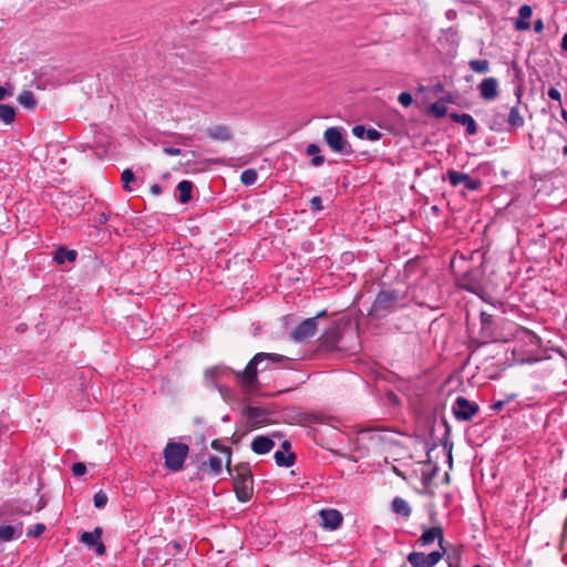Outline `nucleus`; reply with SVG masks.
<instances>
[{
	"label": "nucleus",
	"instance_id": "nucleus-1",
	"mask_svg": "<svg viewBox=\"0 0 567 567\" xmlns=\"http://www.w3.org/2000/svg\"><path fill=\"white\" fill-rule=\"evenodd\" d=\"M542 339L533 331L526 329V336H517L503 348L504 360L498 362V368L505 370L514 364L534 363L542 358L538 355Z\"/></svg>",
	"mask_w": 567,
	"mask_h": 567
},
{
	"label": "nucleus",
	"instance_id": "nucleus-2",
	"mask_svg": "<svg viewBox=\"0 0 567 567\" xmlns=\"http://www.w3.org/2000/svg\"><path fill=\"white\" fill-rule=\"evenodd\" d=\"M264 362L281 368H291L292 360L278 353L258 352L247 363L246 368L236 373V381L247 393L258 391L260 381L258 379V367Z\"/></svg>",
	"mask_w": 567,
	"mask_h": 567
},
{
	"label": "nucleus",
	"instance_id": "nucleus-3",
	"mask_svg": "<svg viewBox=\"0 0 567 567\" xmlns=\"http://www.w3.org/2000/svg\"><path fill=\"white\" fill-rule=\"evenodd\" d=\"M233 487L239 502L246 503L254 495V476L248 462H241L231 467Z\"/></svg>",
	"mask_w": 567,
	"mask_h": 567
},
{
	"label": "nucleus",
	"instance_id": "nucleus-4",
	"mask_svg": "<svg viewBox=\"0 0 567 567\" xmlns=\"http://www.w3.org/2000/svg\"><path fill=\"white\" fill-rule=\"evenodd\" d=\"M350 324L349 318L333 321L318 339V352H332L338 350V344L343 337L344 328Z\"/></svg>",
	"mask_w": 567,
	"mask_h": 567
},
{
	"label": "nucleus",
	"instance_id": "nucleus-5",
	"mask_svg": "<svg viewBox=\"0 0 567 567\" xmlns=\"http://www.w3.org/2000/svg\"><path fill=\"white\" fill-rule=\"evenodd\" d=\"M400 299H402V295L396 289L381 290L369 310V316L374 319L385 318L395 310Z\"/></svg>",
	"mask_w": 567,
	"mask_h": 567
},
{
	"label": "nucleus",
	"instance_id": "nucleus-6",
	"mask_svg": "<svg viewBox=\"0 0 567 567\" xmlns=\"http://www.w3.org/2000/svg\"><path fill=\"white\" fill-rule=\"evenodd\" d=\"M189 447L185 443L168 442L164 449L165 466L172 472H178L184 467Z\"/></svg>",
	"mask_w": 567,
	"mask_h": 567
},
{
	"label": "nucleus",
	"instance_id": "nucleus-7",
	"mask_svg": "<svg viewBox=\"0 0 567 567\" xmlns=\"http://www.w3.org/2000/svg\"><path fill=\"white\" fill-rule=\"evenodd\" d=\"M323 141L334 153L351 155L354 152L344 137V130L341 126L328 127L323 133Z\"/></svg>",
	"mask_w": 567,
	"mask_h": 567
},
{
	"label": "nucleus",
	"instance_id": "nucleus-8",
	"mask_svg": "<svg viewBox=\"0 0 567 567\" xmlns=\"http://www.w3.org/2000/svg\"><path fill=\"white\" fill-rule=\"evenodd\" d=\"M482 271L480 268L465 271L462 276L457 277L456 281L458 287L477 295L480 298H491L487 287L481 284Z\"/></svg>",
	"mask_w": 567,
	"mask_h": 567
},
{
	"label": "nucleus",
	"instance_id": "nucleus-9",
	"mask_svg": "<svg viewBox=\"0 0 567 567\" xmlns=\"http://www.w3.org/2000/svg\"><path fill=\"white\" fill-rule=\"evenodd\" d=\"M241 413L247 419L246 425L248 431L258 429L270 422L268 415L271 412L265 408L245 405Z\"/></svg>",
	"mask_w": 567,
	"mask_h": 567
},
{
	"label": "nucleus",
	"instance_id": "nucleus-10",
	"mask_svg": "<svg viewBox=\"0 0 567 567\" xmlns=\"http://www.w3.org/2000/svg\"><path fill=\"white\" fill-rule=\"evenodd\" d=\"M446 549L434 550L427 555L422 551H411L406 560L412 567H434L444 556Z\"/></svg>",
	"mask_w": 567,
	"mask_h": 567
},
{
	"label": "nucleus",
	"instance_id": "nucleus-11",
	"mask_svg": "<svg viewBox=\"0 0 567 567\" xmlns=\"http://www.w3.org/2000/svg\"><path fill=\"white\" fill-rule=\"evenodd\" d=\"M517 336H526V328L511 320L498 321V346L502 344L504 348Z\"/></svg>",
	"mask_w": 567,
	"mask_h": 567
},
{
	"label": "nucleus",
	"instance_id": "nucleus-12",
	"mask_svg": "<svg viewBox=\"0 0 567 567\" xmlns=\"http://www.w3.org/2000/svg\"><path fill=\"white\" fill-rule=\"evenodd\" d=\"M486 252L483 254V262L481 264V271H482V275H481V284L482 286L486 288L487 291H489V296L491 298H481L482 300H484L485 302H488L491 303L492 306L495 305V291H496V284L494 282L493 280V275H494V269H493V265H489V262L487 261L486 259Z\"/></svg>",
	"mask_w": 567,
	"mask_h": 567
},
{
	"label": "nucleus",
	"instance_id": "nucleus-13",
	"mask_svg": "<svg viewBox=\"0 0 567 567\" xmlns=\"http://www.w3.org/2000/svg\"><path fill=\"white\" fill-rule=\"evenodd\" d=\"M452 411L457 420L471 421L472 417L478 412V405L464 396H457L453 404Z\"/></svg>",
	"mask_w": 567,
	"mask_h": 567
},
{
	"label": "nucleus",
	"instance_id": "nucleus-14",
	"mask_svg": "<svg viewBox=\"0 0 567 567\" xmlns=\"http://www.w3.org/2000/svg\"><path fill=\"white\" fill-rule=\"evenodd\" d=\"M476 341L478 346H485L496 341L493 315L485 311L481 312V329Z\"/></svg>",
	"mask_w": 567,
	"mask_h": 567
},
{
	"label": "nucleus",
	"instance_id": "nucleus-15",
	"mask_svg": "<svg viewBox=\"0 0 567 567\" xmlns=\"http://www.w3.org/2000/svg\"><path fill=\"white\" fill-rule=\"evenodd\" d=\"M317 331L318 322L316 318H307L291 331L290 337L296 342H303L313 337Z\"/></svg>",
	"mask_w": 567,
	"mask_h": 567
},
{
	"label": "nucleus",
	"instance_id": "nucleus-16",
	"mask_svg": "<svg viewBox=\"0 0 567 567\" xmlns=\"http://www.w3.org/2000/svg\"><path fill=\"white\" fill-rule=\"evenodd\" d=\"M102 534L103 529L95 527L93 532H83L80 536V542L85 544L90 549H94L99 556H102L106 551L105 545L101 540Z\"/></svg>",
	"mask_w": 567,
	"mask_h": 567
},
{
	"label": "nucleus",
	"instance_id": "nucleus-17",
	"mask_svg": "<svg viewBox=\"0 0 567 567\" xmlns=\"http://www.w3.org/2000/svg\"><path fill=\"white\" fill-rule=\"evenodd\" d=\"M446 176L452 186L463 185L466 189L475 190L481 186L480 179L472 178L468 174L449 169Z\"/></svg>",
	"mask_w": 567,
	"mask_h": 567
},
{
	"label": "nucleus",
	"instance_id": "nucleus-18",
	"mask_svg": "<svg viewBox=\"0 0 567 567\" xmlns=\"http://www.w3.org/2000/svg\"><path fill=\"white\" fill-rule=\"evenodd\" d=\"M280 436H281V433H279V432H274L271 436L258 435L252 440V442L250 444L251 451L259 455L267 454L275 446V441L272 440V437H280Z\"/></svg>",
	"mask_w": 567,
	"mask_h": 567
},
{
	"label": "nucleus",
	"instance_id": "nucleus-19",
	"mask_svg": "<svg viewBox=\"0 0 567 567\" xmlns=\"http://www.w3.org/2000/svg\"><path fill=\"white\" fill-rule=\"evenodd\" d=\"M319 515L322 519L321 526L324 529L336 530L341 526L343 522V516L338 509H321Z\"/></svg>",
	"mask_w": 567,
	"mask_h": 567
},
{
	"label": "nucleus",
	"instance_id": "nucleus-20",
	"mask_svg": "<svg viewBox=\"0 0 567 567\" xmlns=\"http://www.w3.org/2000/svg\"><path fill=\"white\" fill-rule=\"evenodd\" d=\"M435 539H437L441 549L444 547V530L442 526H433L431 528H424L421 537L417 539V543L421 546H427L432 544Z\"/></svg>",
	"mask_w": 567,
	"mask_h": 567
},
{
	"label": "nucleus",
	"instance_id": "nucleus-21",
	"mask_svg": "<svg viewBox=\"0 0 567 567\" xmlns=\"http://www.w3.org/2000/svg\"><path fill=\"white\" fill-rule=\"evenodd\" d=\"M236 371L227 365H216L205 371V378L212 382L214 386H218V380L225 375L233 374L236 378Z\"/></svg>",
	"mask_w": 567,
	"mask_h": 567
},
{
	"label": "nucleus",
	"instance_id": "nucleus-22",
	"mask_svg": "<svg viewBox=\"0 0 567 567\" xmlns=\"http://www.w3.org/2000/svg\"><path fill=\"white\" fill-rule=\"evenodd\" d=\"M22 533H23L22 522H19L16 525H0V540L1 542H11L12 539L21 537Z\"/></svg>",
	"mask_w": 567,
	"mask_h": 567
},
{
	"label": "nucleus",
	"instance_id": "nucleus-23",
	"mask_svg": "<svg viewBox=\"0 0 567 567\" xmlns=\"http://www.w3.org/2000/svg\"><path fill=\"white\" fill-rule=\"evenodd\" d=\"M449 116L453 122L464 125L466 127V133L468 135H474L476 133L477 126L472 115L467 113L460 114L456 112H452L449 114Z\"/></svg>",
	"mask_w": 567,
	"mask_h": 567
},
{
	"label": "nucleus",
	"instance_id": "nucleus-24",
	"mask_svg": "<svg viewBox=\"0 0 567 567\" xmlns=\"http://www.w3.org/2000/svg\"><path fill=\"white\" fill-rule=\"evenodd\" d=\"M206 135L215 141L227 142L233 138V133L227 125H216L206 130Z\"/></svg>",
	"mask_w": 567,
	"mask_h": 567
},
{
	"label": "nucleus",
	"instance_id": "nucleus-25",
	"mask_svg": "<svg viewBox=\"0 0 567 567\" xmlns=\"http://www.w3.org/2000/svg\"><path fill=\"white\" fill-rule=\"evenodd\" d=\"M519 18L514 22V28L517 31H526L530 29V23L527 21L533 14V8L529 4H523L519 10Z\"/></svg>",
	"mask_w": 567,
	"mask_h": 567
},
{
	"label": "nucleus",
	"instance_id": "nucleus-26",
	"mask_svg": "<svg viewBox=\"0 0 567 567\" xmlns=\"http://www.w3.org/2000/svg\"><path fill=\"white\" fill-rule=\"evenodd\" d=\"M507 127L506 131L509 133L515 132L519 127L524 126V117L519 114L518 107L513 106L509 110V113L506 118Z\"/></svg>",
	"mask_w": 567,
	"mask_h": 567
},
{
	"label": "nucleus",
	"instance_id": "nucleus-27",
	"mask_svg": "<svg viewBox=\"0 0 567 567\" xmlns=\"http://www.w3.org/2000/svg\"><path fill=\"white\" fill-rule=\"evenodd\" d=\"M76 257H78V251L76 250L68 249V248H65L63 246L56 248L53 251V260L58 265H63L66 261L73 262V261H75Z\"/></svg>",
	"mask_w": 567,
	"mask_h": 567
},
{
	"label": "nucleus",
	"instance_id": "nucleus-28",
	"mask_svg": "<svg viewBox=\"0 0 567 567\" xmlns=\"http://www.w3.org/2000/svg\"><path fill=\"white\" fill-rule=\"evenodd\" d=\"M178 202L181 204H187L193 198L194 184L190 181H182L177 184Z\"/></svg>",
	"mask_w": 567,
	"mask_h": 567
},
{
	"label": "nucleus",
	"instance_id": "nucleus-29",
	"mask_svg": "<svg viewBox=\"0 0 567 567\" xmlns=\"http://www.w3.org/2000/svg\"><path fill=\"white\" fill-rule=\"evenodd\" d=\"M481 96L485 100H493L496 96V79H484L480 84Z\"/></svg>",
	"mask_w": 567,
	"mask_h": 567
},
{
	"label": "nucleus",
	"instance_id": "nucleus-30",
	"mask_svg": "<svg viewBox=\"0 0 567 567\" xmlns=\"http://www.w3.org/2000/svg\"><path fill=\"white\" fill-rule=\"evenodd\" d=\"M209 467L212 474L219 475L223 471L221 460L218 456L210 455L208 461H204L199 465V470L205 471Z\"/></svg>",
	"mask_w": 567,
	"mask_h": 567
},
{
	"label": "nucleus",
	"instance_id": "nucleus-31",
	"mask_svg": "<svg viewBox=\"0 0 567 567\" xmlns=\"http://www.w3.org/2000/svg\"><path fill=\"white\" fill-rule=\"evenodd\" d=\"M391 508L395 514L401 515L403 517H409L412 512L408 502L401 497H395L392 501Z\"/></svg>",
	"mask_w": 567,
	"mask_h": 567
},
{
	"label": "nucleus",
	"instance_id": "nucleus-32",
	"mask_svg": "<svg viewBox=\"0 0 567 567\" xmlns=\"http://www.w3.org/2000/svg\"><path fill=\"white\" fill-rule=\"evenodd\" d=\"M275 461L276 464L280 467H290L296 462V454L295 453H285L284 451H277L275 452Z\"/></svg>",
	"mask_w": 567,
	"mask_h": 567
},
{
	"label": "nucleus",
	"instance_id": "nucleus-33",
	"mask_svg": "<svg viewBox=\"0 0 567 567\" xmlns=\"http://www.w3.org/2000/svg\"><path fill=\"white\" fill-rule=\"evenodd\" d=\"M16 109L9 104H0V120L4 124H11L14 122Z\"/></svg>",
	"mask_w": 567,
	"mask_h": 567
},
{
	"label": "nucleus",
	"instance_id": "nucleus-34",
	"mask_svg": "<svg viewBox=\"0 0 567 567\" xmlns=\"http://www.w3.org/2000/svg\"><path fill=\"white\" fill-rule=\"evenodd\" d=\"M426 112L435 118H442L447 114V109L442 102H440V100H437L427 106Z\"/></svg>",
	"mask_w": 567,
	"mask_h": 567
},
{
	"label": "nucleus",
	"instance_id": "nucleus-35",
	"mask_svg": "<svg viewBox=\"0 0 567 567\" xmlns=\"http://www.w3.org/2000/svg\"><path fill=\"white\" fill-rule=\"evenodd\" d=\"M18 102L25 109L32 110L37 106V100L31 91H23L18 96Z\"/></svg>",
	"mask_w": 567,
	"mask_h": 567
},
{
	"label": "nucleus",
	"instance_id": "nucleus-36",
	"mask_svg": "<svg viewBox=\"0 0 567 567\" xmlns=\"http://www.w3.org/2000/svg\"><path fill=\"white\" fill-rule=\"evenodd\" d=\"M210 445H212V447L214 450L220 451V452L227 454L226 470H227V472L229 474H231V465H230V463H231V449L228 447V446L221 445L218 440H214Z\"/></svg>",
	"mask_w": 567,
	"mask_h": 567
},
{
	"label": "nucleus",
	"instance_id": "nucleus-37",
	"mask_svg": "<svg viewBox=\"0 0 567 567\" xmlns=\"http://www.w3.org/2000/svg\"><path fill=\"white\" fill-rule=\"evenodd\" d=\"M257 177H258V173L256 169L254 168H248V169H245L241 175H240V182L245 185V186H250V185H254L257 181Z\"/></svg>",
	"mask_w": 567,
	"mask_h": 567
},
{
	"label": "nucleus",
	"instance_id": "nucleus-38",
	"mask_svg": "<svg viewBox=\"0 0 567 567\" xmlns=\"http://www.w3.org/2000/svg\"><path fill=\"white\" fill-rule=\"evenodd\" d=\"M468 66L473 72L486 73L489 70V62L487 60H471Z\"/></svg>",
	"mask_w": 567,
	"mask_h": 567
},
{
	"label": "nucleus",
	"instance_id": "nucleus-39",
	"mask_svg": "<svg viewBox=\"0 0 567 567\" xmlns=\"http://www.w3.org/2000/svg\"><path fill=\"white\" fill-rule=\"evenodd\" d=\"M31 508H32L31 505H28V508H18V507H13L11 505H4L1 508V515L7 516L9 513L11 515H27L30 513Z\"/></svg>",
	"mask_w": 567,
	"mask_h": 567
},
{
	"label": "nucleus",
	"instance_id": "nucleus-40",
	"mask_svg": "<svg viewBox=\"0 0 567 567\" xmlns=\"http://www.w3.org/2000/svg\"><path fill=\"white\" fill-rule=\"evenodd\" d=\"M136 177H135V174L133 173L132 169L130 168H126L123 171L122 173V182H123V187L124 189L126 190H132V188L130 187V184L135 182Z\"/></svg>",
	"mask_w": 567,
	"mask_h": 567
},
{
	"label": "nucleus",
	"instance_id": "nucleus-41",
	"mask_svg": "<svg viewBox=\"0 0 567 567\" xmlns=\"http://www.w3.org/2000/svg\"><path fill=\"white\" fill-rule=\"evenodd\" d=\"M107 495L103 491H99L94 494L93 502L96 508H104L107 504Z\"/></svg>",
	"mask_w": 567,
	"mask_h": 567
},
{
	"label": "nucleus",
	"instance_id": "nucleus-42",
	"mask_svg": "<svg viewBox=\"0 0 567 567\" xmlns=\"http://www.w3.org/2000/svg\"><path fill=\"white\" fill-rule=\"evenodd\" d=\"M398 101L402 106L409 107L413 103V96L410 92L404 91L399 94Z\"/></svg>",
	"mask_w": 567,
	"mask_h": 567
},
{
	"label": "nucleus",
	"instance_id": "nucleus-43",
	"mask_svg": "<svg viewBox=\"0 0 567 567\" xmlns=\"http://www.w3.org/2000/svg\"><path fill=\"white\" fill-rule=\"evenodd\" d=\"M45 529H47V527L44 524H42V523L35 524L32 529L28 530L27 536L28 537H39L40 535H42L44 533Z\"/></svg>",
	"mask_w": 567,
	"mask_h": 567
},
{
	"label": "nucleus",
	"instance_id": "nucleus-44",
	"mask_svg": "<svg viewBox=\"0 0 567 567\" xmlns=\"http://www.w3.org/2000/svg\"><path fill=\"white\" fill-rule=\"evenodd\" d=\"M72 473L74 476H82L86 473V465L82 462H76L72 465Z\"/></svg>",
	"mask_w": 567,
	"mask_h": 567
},
{
	"label": "nucleus",
	"instance_id": "nucleus-45",
	"mask_svg": "<svg viewBox=\"0 0 567 567\" xmlns=\"http://www.w3.org/2000/svg\"><path fill=\"white\" fill-rule=\"evenodd\" d=\"M382 137V134L375 128H367L364 138L375 142Z\"/></svg>",
	"mask_w": 567,
	"mask_h": 567
},
{
	"label": "nucleus",
	"instance_id": "nucleus-46",
	"mask_svg": "<svg viewBox=\"0 0 567 567\" xmlns=\"http://www.w3.org/2000/svg\"><path fill=\"white\" fill-rule=\"evenodd\" d=\"M310 208L313 210V212H319L321 210L323 207H322V199L320 196H315L313 198H311L310 200Z\"/></svg>",
	"mask_w": 567,
	"mask_h": 567
},
{
	"label": "nucleus",
	"instance_id": "nucleus-47",
	"mask_svg": "<svg viewBox=\"0 0 567 567\" xmlns=\"http://www.w3.org/2000/svg\"><path fill=\"white\" fill-rule=\"evenodd\" d=\"M547 94H548L549 99L559 102V104L561 105V94L556 87H554V86L549 87Z\"/></svg>",
	"mask_w": 567,
	"mask_h": 567
},
{
	"label": "nucleus",
	"instance_id": "nucleus-48",
	"mask_svg": "<svg viewBox=\"0 0 567 567\" xmlns=\"http://www.w3.org/2000/svg\"><path fill=\"white\" fill-rule=\"evenodd\" d=\"M367 128L363 125H355L352 128V133L358 138H364Z\"/></svg>",
	"mask_w": 567,
	"mask_h": 567
},
{
	"label": "nucleus",
	"instance_id": "nucleus-49",
	"mask_svg": "<svg viewBox=\"0 0 567 567\" xmlns=\"http://www.w3.org/2000/svg\"><path fill=\"white\" fill-rule=\"evenodd\" d=\"M319 153H320V146L315 143H311L306 147V154L309 156H315V155H318Z\"/></svg>",
	"mask_w": 567,
	"mask_h": 567
},
{
	"label": "nucleus",
	"instance_id": "nucleus-50",
	"mask_svg": "<svg viewBox=\"0 0 567 567\" xmlns=\"http://www.w3.org/2000/svg\"><path fill=\"white\" fill-rule=\"evenodd\" d=\"M431 92H432L434 95L444 94V93H445L444 84H443V83H441V82L435 83V84L431 87Z\"/></svg>",
	"mask_w": 567,
	"mask_h": 567
},
{
	"label": "nucleus",
	"instance_id": "nucleus-51",
	"mask_svg": "<svg viewBox=\"0 0 567 567\" xmlns=\"http://www.w3.org/2000/svg\"><path fill=\"white\" fill-rule=\"evenodd\" d=\"M436 473V468L433 470L432 473L427 474V473H423L422 475V484L423 486H429L433 480V476L435 475Z\"/></svg>",
	"mask_w": 567,
	"mask_h": 567
},
{
	"label": "nucleus",
	"instance_id": "nucleus-52",
	"mask_svg": "<svg viewBox=\"0 0 567 567\" xmlns=\"http://www.w3.org/2000/svg\"><path fill=\"white\" fill-rule=\"evenodd\" d=\"M163 152L167 155H171V156H176V155H181L183 153V151L181 148H176V147H173V146H165L163 148Z\"/></svg>",
	"mask_w": 567,
	"mask_h": 567
},
{
	"label": "nucleus",
	"instance_id": "nucleus-53",
	"mask_svg": "<svg viewBox=\"0 0 567 567\" xmlns=\"http://www.w3.org/2000/svg\"><path fill=\"white\" fill-rule=\"evenodd\" d=\"M439 100L443 104H445V103H455L454 95L451 92H446V91L443 94V96H441Z\"/></svg>",
	"mask_w": 567,
	"mask_h": 567
},
{
	"label": "nucleus",
	"instance_id": "nucleus-54",
	"mask_svg": "<svg viewBox=\"0 0 567 567\" xmlns=\"http://www.w3.org/2000/svg\"><path fill=\"white\" fill-rule=\"evenodd\" d=\"M324 163V157L320 154L312 156L311 158V165L312 166H321Z\"/></svg>",
	"mask_w": 567,
	"mask_h": 567
},
{
	"label": "nucleus",
	"instance_id": "nucleus-55",
	"mask_svg": "<svg viewBox=\"0 0 567 567\" xmlns=\"http://www.w3.org/2000/svg\"><path fill=\"white\" fill-rule=\"evenodd\" d=\"M534 31L536 33H542L544 31V22L542 19H537L534 22Z\"/></svg>",
	"mask_w": 567,
	"mask_h": 567
},
{
	"label": "nucleus",
	"instance_id": "nucleus-56",
	"mask_svg": "<svg viewBox=\"0 0 567 567\" xmlns=\"http://www.w3.org/2000/svg\"><path fill=\"white\" fill-rule=\"evenodd\" d=\"M109 215L105 213H101L95 217V221L100 225L105 224L109 220Z\"/></svg>",
	"mask_w": 567,
	"mask_h": 567
},
{
	"label": "nucleus",
	"instance_id": "nucleus-57",
	"mask_svg": "<svg viewBox=\"0 0 567 567\" xmlns=\"http://www.w3.org/2000/svg\"><path fill=\"white\" fill-rule=\"evenodd\" d=\"M12 92L7 90L4 86L0 85V101L4 100L7 96H11Z\"/></svg>",
	"mask_w": 567,
	"mask_h": 567
},
{
	"label": "nucleus",
	"instance_id": "nucleus-58",
	"mask_svg": "<svg viewBox=\"0 0 567 567\" xmlns=\"http://www.w3.org/2000/svg\"><path fill=\"white\" fill-rule=\"evenodd\" d=\"M290 450H291V443H290V441H288V440L284 441V442L281 443V451H284L285 453H287V454H288V453H291V452H290Z\"/></svg>",
	"mask_w": 567,
	"mask_h": 567
},
{
	"label": "nucleus",
	"instance_id": "nucleus-59",
	"mask_svg": "<svg viewBox=\"0 0 567 567\" xmlns=\"http://www.w3.org/2000/svg\"><path fill=\"white\" fill-rule=\"evenodd\" d=\"M151 193L155 196L159 195L162 193V187L158 184H153L151 186Z\"/></svg>",
	"mask_w": 567,
	"mask_h": 567
},
{
	"label": "nucleus",
	"instance_id": "nucleus-60",
	"mask_svg": "<svg viewBox=\"0 0 567 567\" xmlns=\"http://www.w3.org/2000/svg\"><path fill=\"white\" fill-rule=\"evenodd\" d=\"M560 48L563 51L567 52V32L561 38Z\"/></svg>",
	"mask_w": 567,
	"mask_h": 567
},
{
	"label": "nucleus",
	"instance_id": "nucleus-61",
	"mask_svg": "<svg viewBox=\"0 0 567 567\" xmlns=\"http://www.w3.org/2000/svg\"><path fill=\"white\" fill-rule=\"evenodd\" d=\"M270 368H271V364L269 362H264L262 364H259L258 373L269 370Z\"/></svg>",
	"mask_w": 567,
	"mask_h": 567
},
{
	"label": "nucleus",
	"instance_id": "nucleus-62",
	"mask_svg": "<svg viewBox=\"0 0 567 567\" xmlns=\"http://www.w3.org/2000/svg\"><path fill=\"white\" fill-rule=\"evenodd\" d=\"M323 317H327V310L319 311L313 318H316V321L318 322V320Z\"/></svg>",
	"mask_w": 567,
	"mask_h": 567
},
{
	"label": "nucleus",
	"instance_id": "nucleus-63",
	"mask_svg": "<svg viewBox=\"0 0 567 567\" xmlns=\"http://www.w3.org/2000/svg\"><path fill=\"white\" fill-rule=\"evenodd\" d=\"M446 17H447V19H450V20L455 19V17H456V11H454V10H449V11L446 12Z\"/></svg>",
	"mask_w": 567,
	"mask_h": 567
},
{
	"label": "nucleus",
	"instance_id": "nucleus-64",
	"mask_svg": "<svg viewBox=\"0 0 567 567\" xmlns=\"http://www.w3.org/2000/svg\"><path fill=\"white\" fill-rule=\"evenodd\" d=\"M560 114H561L563 120L567 123V110L561 107Z\"/></svg>",
	"mask_w": 567,
	"mask_h": 567
}]
</instances>
